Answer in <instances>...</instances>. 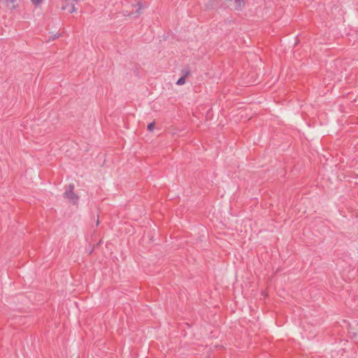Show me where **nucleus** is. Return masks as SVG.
Segmentation results:
<instances>
[{"mask_svg": "<svg viewBox=\"0 0 358 358\" xmlns=\"http://www.w3.org/2000/svg\"><path fill=\"white\" fill-rule=\"evenodd\" d=\"M78 2V0H61V8L69 13H73L77 10L75 6Z\"/></svg>", "mask_w": 358, "mask_h": 358, "instance_id": "1", "label": "nucleus"}, {"mask_svg": "<svg viewBox=\"0 0 358 358\" xmlns=\"http://www.w3.org/2000/svg\"><path fill=\"white\" fill-rule=\"evenodd\" d=\"M73 189L74 185H70L69 186V189H66L64 193V198L69 199L73 204H77L79 197L74 193Z\"/></svg>", "mask_w": 358, "mask_h": 358, "instance_id": "2", "label": "nucleus"}, {"mask_svg": "<svg viewBox=\"0 0 358 358\" xmlns=\"http://www.w3.org/2000/svg\"><path fill=\"white\" fill-rule=\"evenodd\" d=\"M246 0H229L231 5L237 10H241L245 4Z\"/></svg>", "mask_w": 358, "mask_h": 358, "instance_id": "3", "label": "nucleus"}, {"mask_svg": "<svg viewBox=\"0 0 358 358\" xmlns=\"http://www.w3.org/2000/svg\"><path fill=\"white\" fill-rule=\"evenodd\" d=\"M181 73L182 74V77H185V78H186L190 74V70L188 68H186L182 69Z\"/></svg>", "mask_w": 358, "mask_h": 358, "instance_id": "4", "label": "nucleus"}, {"mask_svg": "<svg viewBox=\"0 0 358 358\" xmlns=\"http://www.w3.org/2000/svg\"><path fill=\"white\" fill-rule=\"evenodd\" d=\"M185 82H186V78H185V77H181L177 80L176 84L178 85H182L185 83Z\"/></svg>", "mask_w": 358, "mask_h": 358, "instance_id": "5", "label": "nucleus"}, {"mask_svg": "<svg viewBox=\"0 0 358 358\" xmlns=\"http://www.w3.org/2000/svg\"><path fill=\"white\" fill-rule=\"evenodd\" d=\"M155 127V122H152L148 124V130L150 131H152Z\"/></svg>", "mask_w": 358, "mask_h": 358, "instance_id": "6", "label": "nucleus"}, {"mask_svg": "<svg viewBox=\"0 0 358 358\" xmlns=\"http://www.w3.org/2000/svg\"><path fill=\"white\" fill-rule=\"evenodd\" d=\"M33 4H34L36 6L40 5L43 0H31Z\"/></svg>", "mask_w": 358, "mask_h": 358, "instance_id": "7", "label": "nucleus"}, {"mask_svg": "<svg viewBox=\"0 0 358 358\" xmlns=\"http://www.w3.org/2000/svg\"><path fill=\"white\" fill-rule=\"evenodd\" d=\"M138 12H139V10H141V9H143V5H142V3H138Z\"/></svg>", "mask_w": 358, "mask_h": 358, "instance_id": "8", "label": "nucleus"}, {"mask_svg": "<svg viewBox=\"0 0 358 358\" xmlns=\"http://www.w3.org/2000/svg\"><path fill=\"white\" fill-rule=\"evenodd\" d=\"M99 221L98 220L97 222H96V224H99Z\"/></svg>", "mask_w": 358, "mask_h": 358, "instance_id": "9", "label": "nucleus"}]
</instances>
